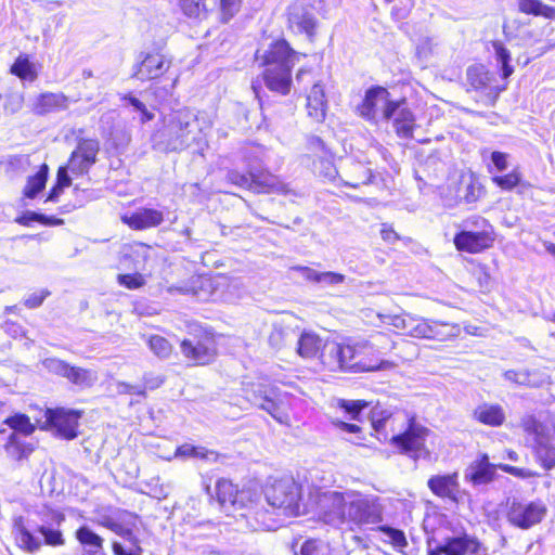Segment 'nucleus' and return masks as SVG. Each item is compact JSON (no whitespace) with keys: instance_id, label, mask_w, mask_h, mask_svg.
Instances as JSON below:
<instances>
[{"instance_id":"nucleus-61","label":"nucleus","mask_w":555,"mask_h":555,"mask_svg":"<svg viewBox=\"0 0 555 555\" xmlns=\"http://www.w3.org/2000/svg\"><path fill=\"white\" fill-rule=\"evenodd\" d=\"M498 467L506 473H509L512 475H515V476L524 478V479L534 476V473L527 468H518V467H514V466L505 465V464H501Z\"/></svg>"},{"instance_id":"nucleus-35","label":"nucleus","mask_w":555,"mask_h":555,"mask_svg":"<svg viewBox=\"0 0 555 555\" xmlns=\"http://www.w3.org/2000/svg\"><path fill=\"white\" fill-rule=\"evenodd\" d=\"M518 7L519 10L526 14L555 20V9L544 4L540 0H519Z\"/></svg>"},{"instance_id":"nucleus-12","label":"nucleus","mask_w":555,"mask_h":555,"mask_svg":"<svg viewBox=\"0 0 555 555\" xmlns=\"http://www.w3.org/2000/svg\"><path fill=\"white\" fill-rule=\"evenodd\" d=\"M248 400L255 406L268 412L279 423H284L287 415L283 412V398L276 387L263 384L251 385L246 389Z\"/></svg>"},{"instance_id":"nucleus-59","label":"nucleus","mask_w":555,"mask_h":555,"mask_svg":"<svg viewBox=\"0 0 555 555\" xmlns=\"http://www.w3.org/2000/svg\"><path fill=\"white\" fill-rule=\"evenodd\" d=\"M50 295L48 289L35 292L24 299V305L29 309L38 308L42 305L43 300Z\"/></svg>"},{"instance_id":"nucleus-3","label":"nucleus","mask_w":555,"mask_h":555,"mask_svg":"<svg viewBox=\"0 0 555 555\" xmlns=\"http://www.w3.org/2000/svg\"><path fill=\"white\" fill-rule=\"evenodd\" d=\"M396 422H406L408 427L402 434L391 436L390 442L402 453L418 457L428 435L427 428L412 422L403 413L384 408L380 404L375 405L371 411L372 427L378 434L385 431L388 427L395 431Z\"/></svg>"},{"instance_id":"nucleus-55","label":"nucleus","mask_w":555,"mask_h":555,"mask_svg":"<svg viewBox=\"0 0 555 555\" xmlns=\"http://www.w3.org/2000/svg\"><path fill=\"white\" fill-rule=\"evenodd\" d=\"M118 283L128 289H138L145 284V279L140 273L118 274Z\"/></svg>"},{"instance_id":"nucleus-23","label":"nucleus","mask_w":555,"mask_h":555,"mask_svg":"<svg viewBox=\"0 0 555 555\" xmlns=\"http://www.w3.org/2000/svg\"><path fill=\"white\" fill-rule=\"evenodd\" d=\"M68 107V99L63 93L44 92L36 98L33 112L36 115H47L64 111Z\"/></svg>"},{"instance_id":"nucleus-57","label":"nucleus","mask_w":555,"mask_h":555,"mask_svg":"<svg viewBox=\"0 0 555 555\" xmlns=\"http://www.w3.org/2000/svg\"><path fill=\"white\" fill-rule=\"evenodd\" d=\"M493 181L503 190H512L520 182V175L517 171H512L505 176L494 177Z\"/></svg>"},{"instance_id":"nucleus-64","label":"nucleus","mask_w":555,"mask_h":555,"mask_svg":"<svg viewBox=\"0 0 555 555\" xmlns=\"http://www.w3.org/2000/svg\"><path fill=\"white\" fill-rule=\"evenodd\" d=\"M69 168L68 166H61L57 170L56 175V183L60 184V186H69L72 184V178L68 175Z\"/></svg>"},{"instance_id":"nucleus-14","label":"nucleus","mask_w":555,"mask_h":555,"mask_svg":"<svg viewBox=\"0 0 555 555\" xmlns=\"http://www.w3.org/2000/svg\"><path fill=\"white\" fill-rule=\"evenodd\" d=\"M100 143L93 139H80L68 159V168L75 176H83L96 163Z\"/></svg>"},{"instance_id":"nucleus-15","label":"nucleus","mask_w":555,"mask_h":555,"mask_svg":"<svg viewBox=\"0 0 555 555\" xmlns=\"http://www.w3.org/2000/svg\"><path fill=\"white\" fill-rule=\"evenodd\" d=\"M171 61L164 54L147 53L135 66L133 77L141 81L152 80L163 76L170 67Z\"/></svg>"},{"instance_id":"nucleus-37","label":"nucleus","mask_w":555,"mask_h":555,"mask_svg":"<svg viewBox=\"0 0 555 555\" xmlns=\"http://www.w3.org/2000/svg\"><path fill=\"white\" fill-rule=\"evenodd\" d=\"M473 542L467 534L447 538L443 541L446 555H465Z\"/></svg>"},{"instance_id":"nucleus-31","label":"nucleus","mask_w":555,"mask_h":555,"mask_svg":"<svg viewBox=\"0 0 555 555\" xmlns=\"http://www.w3.org/2000/svg\"><path fill=\"white\" fill-rule=\"evenodd\" d=\"M175 457L181 459H199L206 462H217L219 454L214 450H208L204 447H195L193 444L184 443L177 448Z\"/></svg>"},{"instance_id":"nucleus-10","label":"nucleus","mask_w":555,"mask_h":555,"mask_svg":"<svg viewBox=\"0 0 555 555\" xmlns=\"http://www.w3.org/2000/svg\"><path fill=\"white\" fill-rule=\"evenodd\" d=\"M81 413L64 408L47 409L41 418L36 420L42 429L51 430L55 436L72 440L77 437Z\"/></svg>"},{"instance_id":"nucleus-22","label":"nucleus","mask_w":555,"mask_h":555,"mask_svg":"<svg viewBox=\"0 0 555 555\" xmlns=\"http://www.w3.org/2000/svg\"><path fill=\"white\" fill-rule=\"evenodd\" d=\"M496 466L489 462L487 455L474 461L465 472L467 480L475 485L489 483L495 480Z\"/></svg>"},{"instance_id":"nucleus-51","label":"nucleus","mask_w":555,"mask_h":555,"mask_svg":"<svg viewBox=\"0 0 555 555\" xmlns=\"http://www.w3.org/2000/svg\"><path fill=\"white\" fill-rule=\"evenodd\" d=\"M462 183L465 185L463 198L466 203H475L483 194L481 184L472 177L468 180L464 178Z\"/></svg>"},{"instance_id":"nucleus-11","label":"nucleus","mask_w":555,"mask_h":555,"mask_svg":"<svg viewBox=\"0 0 555 555\" xmlns=\"http://www.w3.org/2000/svg\"><path fill=\"white\" fill-rule=\"evenodd\" d=\"M383 508L377 498L362 496L358 493H348L346 519L357 525L378 524L382 521Z\"/></svg>"},{"instance_id":"nucleus-27","label":"nucleus","mask_w":555,"mask_h":555,"mask_svg":"<svg viewBox=\"0 0 555 555\" xmlns=\"http://www.w3.org/2000/svg\"><path fill=\"white\" fill-rule=\"evenodd\" d=\"M308 115L315 121H323L326 112L324 87L315 82L307 95Z\"/></svg>"},{"instance_id":"nucleus-53","label":"nucleus","mask_w":555,"mask_h":555,"mask_svg":"<svg viewBox=\"0 0 555 555\" xmlns=\"http://www.w3.org/2000/svg\"><path fill=\"white\" fill-rule=\"evenodd\" d=\"M37 531L43 537L47 545L61 546L65 543L62 532L57 529L41 525L38 526Z\"/></svg>"},{"instance_id":"nucleus-5","label":"nucleus","mask_w":555,"mask_h":555,"mask_svg":"<svg viewBox=\"0 0 555 555\" xmlns=\"http://www.w3.org/2000/svg\"><path fill=\"white\" fill-rule=\"evenodd\" d=\"M160 137L166 151L177 152L203 140L197 116L189 108L172 111L164 117Z\"/></svg>"},{"instance_id":"nucleus-43","label":"nucleus","mask_w":555,"mask_h":555,"mask_svg":"<svg viewBox=\"0 0 555 555\" xmlns=\"http://www.w3.org/2000/svg\"><path fill=\"white\" fill-rule=\"evenodd\" d=\"M495 60L501 65L503 77H509L514 68L511 66V53L501 41H492Z\"/></svg>"},{"instance_id":"nucleus-45","label":"nucleus","mask_w":555,"mask_h":555,"mask_svg":"<svg viewBox=\"0 0 555 555\" xmlns=\"http://www.w3.org/2000/svg\"><path fill=\"white\" fill-rule=\"evenodd\" d=\"M179 7L186 16L201 18L207 12V0H179Z\"/></svg>"},{"instance_id":"nucleus-6","label":"nucleus","mask_w":555,"mask_h":555,"mask_svg":"<svg viewBox=\"0 0 555 555\" xmlns=\"http://www.w3.org/2000/svg\"><path fill=\"white\" fill-rule=\"evenodd\" d=\"M137 519V515L112 506L99 508L94 515L96 524L109 529L134 546V548L127 551L121 543L115 541L112 545L114 555H141L142 548L139 546V539L134 534Z\"/></svg>"},{"instance_id":"nucleus-54","label":"nucleus","mask_w":555,"mask_h":555,"mask_svg":"<svg viewBox=\"0 0 555 555\" xmlns=\"http://www.w3.org/2000/svg\"><path fill=\"white\" fill-rule=\"evenodd\" d=\"M430 327L437 336L429 337L428 339L446 340L448 337L454 336L455 326L449 323H442L438 321H431Z\"/></svg>"},{"instance_id":"nucleus-58","label":"nucleus","mask_w":555,"mask_h":555,"mask_svg":"<svg viewBox=\"0 0 555 555\" xmlns=\"http://www.w3.org/2000/svg\"><path fill=\"white\" fill-rule=\"evenodd\" d=\"M124 100L127 101L128 104L131 105L135 112H139L141 114V122H146L154 118V115L147 111L145 104L141 102L139 99L131 95H126Z\"/></svg>"},{"instance_id":"nucleus-62","label":"nucleus","mask_w":555,"mask_h":555,"mask_svg":"<svg viewBox=\"0 0 555 555\" xmlns=\"http://www.w3.org/2000/svg\"><path fill=\"white\" fill-rule=\"evenodd\" d=\"M380 235L389 244H393L400 238L398 233L387 223L382 224Z\"/></svg>"},{"instance_id":"nucleus-29","label":"nucleus","mask_w":555,"mask_h":555,"mask_svg":"<svg viewBox=\"0 0 555 555\" xmlns=\"http://www.w3.org/2000/svg\"><path fill=\"white\" fill-rule=\"evenodd\" d=\"M295 343L297 345L298 354L306 359L315 357L319 351L321 352L322 346L324 345L322 339L311 332L298 334Z\"/></svg>"},{"instance_id":"nucleus-40","label":"nucleus","mask_w":555,"mask_h":555,"mask_svg":"<svg viewBox=\"0 0 555 555\" xmlns=\"http://www.w3.org/2000/svg\"><path fill=\"white\" fill-rule=\"evenodd\" d=\"M467 81L476 90L486 88L490 82L489 73L482 65H472L466 72Z\"/></svg>"},{"instance_id":"nucleus-2","label":"nucleus","mask_w":555,"mask_h":555,"mask_svg":"<svg viewBox=\"0 0 555 555\" xmlns=\"http://www.w3.org/2000/svg\"><path fill=\"white\" fill-rule=\"evenodd\" d=\"M377 350L367 340L353 345H341L336 341H326L322 346L319 359L328 371L337 372H370L388 367L387 361L373 363L370 359Z\"/></svg>"},{"instance_id":"nucleus-47","label":"nucleus","mask_w":555,"mask_h":555,"mask_svg":"<svg viewBox=\"0 0 555 555\" xmlns=\"http://www.w3.org/2000/svg\"><path fill=\"white\" fill-rule=\"evenodd\" d=\"M5 423L14 430L24 435H30L35 430V426L25 414H15L7 418Z\"/></svg>"},{"instance_id":"nucleus-42","label":"nucleus","mask_w":555,"mask_h":555,"mask_svg":"<svg viewBox=\"0 0 555 555\" xmlns=\"http://www.w3.org/2000/svg\"><path fill=\"white\" fill-rule=\"evenodd\" d=\"M11 73L20 77L23 80L33 81L36 79L37 74L34 69L33 64L29 62L27 56H18L11 66Z\"/></svg>"},{"instance_id":"nucleus-13","label":"nucleus","mask_w":555,"mask_h":555,"mask_svg":"<svg viewBox=\"0 0 555 555\" xmlns=\"http://www.w3.org/2000/svg\"><path fill=\"white\" fill-rule=\"evenodd\" d=\"M546 507L542 502H512L507 512V520L520 529H529L542 521Z\"/></svg>"},{"instance_id":"nucleus-7","label":"nucleus","mask_w":555,"mask_h":555,"mask_svg":"<svg viewBox=\"0 0 555 555\" xmlns=\"http://www.w3.org/2000/svg\"><path fill=\"white\" fill-rule=\"evenodd\" d=\"M321 490L322 488H302L300 490L301 514L318 511L325 522L334 526L343 524L346 520L349 492H323Z\"/></svg>"},{"instance_id":"nucleus-60","label":"nucleus","mask_w":555,"mask_h":555,"mask_svg":"<svg viewBox=\"0 0 555 555\" xmlns=\"http://www.w3.org/2000/svg\"><path fill=\"white\" fill-rule=\"evenodd\" d=\"M457 474H450L443 476H433L429 478L427 486H456Z\"/></svg>"},{"instance_id":"nucleus-52","label":"nucleus","mask_w":555,"mask_h":555,"mask_svg":"<svg viewBox=\"0 0 555 555\" xmlns=\"http://www.w3.org/2000/svg\"><path fill=\"white\" fill-rule=\"evenodd\" d=\"M42 366L49 373L66 378L70 364L59 358H47L42 361Z\"/></svg>"},{"instance_id":"nucleus-56","label":"nucleus","mask_w":555,"mask_h":555,"mask_svg":"<svg viewBox=\"0 0 555 555\" xmlns=\"http://www.w3.org/2000/svg\"><path fill=\"white\" fill-rule=\"evenodd\" d=\"M242 0H219L223 22H228L241 8Z\"/></svg>"},{"instance_id":"nucleus-21","label":"nucleus","mask_w":555,"mask_h":555,"mask_svg":"<svg viewBox=\"0 0 555 555\" xmlns=\"http://www.w3.org/2000/svg\"><path fill=\"white\" fill-rule=\"evenodd\" d=\"M503 376L513 384L531 388H540L550 383V376L541 370H508Z\"/></svg>"},{"instance_id":"nucleus-25","label":"nucleus","mask_w":555,"mask_h":555,"mask_svg":"<svg viewBox=\"0 0 555 555\" xmlns=\"http://www.w3.org/2000/svg\"><path fill=\"white\" fill-rule=\"evenodd\" d=\"M397 103L398 108H396L395 116L391 118L393 120L396 133L400 138H412L415 128V116L406 106V101L404 99L397 101Z\"/></svg>"},{"instance_id":"nucleus-36","label":"nucleus","mask_w":555,"mask_h":555,"mask_svg":"<svg viewBox=\"0 0 555 555\" xmlns=\"http://www.w3.org/2000/svg\"><path fill=\"white\" fill-rule=\"evenodd\" d=\"M378 531L384 542L390 543L396 551L404 553L403 550L408 546V541L402 530L390 526H380Z\"/></svg>"},{"instance_id":"nucleus-18","label":"nucleus","mask_w":555,"mask_h":555,"mask_svg":"<svg viewBox=\"0 0 555 555\" xmlns=\"http://www.w3.org/2000/svg\"><path fill=\"white\" fill-rule=\"evenodd\" d=\"M122 222L133 230L156 228L164 222V212L149 207L138 208L129 216H122Z\"/></svg>"},{"instance_id":"nucleus-24","label":"nucleus","mask_w":555,"mask_h":555,"mask_svg":"<svg viewBox=\"0 0 555 555\" xmlns=\"http://www.w3.org/2000/svg\"><path fill=\"white\" fill-rule=\"evenodd\" d=\"M292 270L299 272L306 281L320 284L323 287L337 286L346 280V276L341 273L332 271L321 272L309 267L296 266Z\"/></svg>"},{"instance_id":"nucleus-32","label":"nucleus","mask_w":555,"mask_h":555,"mask_svg":"<svg viewBox=\"0 0 555 555\" xmlns=\"http://www.w3.org/2000/svg\"><path fill=\"white\" fill-rule=\"evenodd\" d=\"M297 336L298 333L294 328L275 324L269 335V344L275 349H281L295 343Z\"/></svg>"},{"instance_id":"nucleus-46","label":"nucleus","mask_w":555,"mask_h":555,"mask_svg":"<svg viewBox=\"0 0 555 555\" xmlns=\"http://www.w3.org/2000/svg\"><path fill=\"white\" fill-rule=\"evenodd\" d=\"M147 344L151 351L160 359H167L172 352L171 344L163 336L152 335Z\"/></svg>"},{"instance_id":"nucleus-34","label":"nucleus","mask_w":555,"mask_h":555,"mask_svg":"<svg viewBox=\"0 0 555 555\" xmlns=\"http://www.w3.org/2000/svg\"><path fill=\"white\" fill-rule=\"evenodd\" d=\"M68 371L66 379L76 386L88 388L98 380V374L93 370L70 365Z\"/></svg>"},{"instance_id":"nucleus-16","label":"nucleus","mask_w":555,"mask_h":555,"mask_svg":"<svg viewBox=\"0 0 555 555\" xmlns=\"http://www.w3.org/2000/svg\"><path fill=\"white\" fill-rule=\"evenodd\" d=\"M495 241V233H489L487 230L481 232L461 231L454 236V245L459 250L470 254L480 253L490 248Z\"/></svg>"},{"instance_id":"nucleus-20","label":"nucleus","mask_w":555,"mask_h":555,"mask_svg":"<svg viewBox=\"0 0 555 555\" xmlns=\"http://www.w3.org/2000/svg\"><path fill=\"white\" fill-rule=\"evenodd\" d=\"M181 351L185 358L199 365L207 364L215 358L214 344L209 339L205 341L184 339L181 343Z\"/></svg>"},{"instance_id":"nucleus-17","label":"nucleus","mask_w":555,"mask_h":555,"mask_svg":"<svg viewBox=\"0 0 555 555\" xmlns=\"http://www.w3.org/2000/svg\"><path fill=\"white\" fill-rule=\"evenodd\" d=\"M288 25L294 33L305 34L310 41L315 36L317 21L301 4H293L288 8Z\"/></svg>"},{"instance_id":"nucleus-33","label":"nucleus","mask_w":555,"mask_h":555,"mask_svg":"<svg viewBox=\"0 0 555 555\" xmlns=\"http://www.w3.org/2000/svg\"><path fill=\"white\" fill-rule=\"evenodd\" d=\"M49 176V167L42 164L36 175L28 177L24 188V195L27 198H35L46 186Z\"/></svg>"},{"instance_id":"nucleus-50","label":"nucleus","mask_w":555,"mask_h":555,"mask_svg":"<svg viewBox=\"0 0 555 555\" xmlns=\"http://www.w3.org/2000/svg\"><path fill=\"white\" fill-rule=\"evenodd\" d=\"M535 455L545 469H551L555 466V447L548 443H539Z\"/></svg>"},{"instance_id":"nucleus-8","label":"nucleus","mask_w":555,"mask_h":555,"mask_svg":"<svg viewBox=\"0 0 555 555\" xmlns=\"http://www.w3.org/2000/svg\"><path fill=\"white\" fill-rule=\"evenodd\" d=\"M398 108L397 101L390 99L388 90L380 86H374L365 91L362 102L358 105L359 115L373 122L390 120Z\"/></svg>"},{"instance_id":"nucleus-49","label":"nucleus","mask_w":555,"mask_h":555,"mask_svg":"<svg viewBox=\"0 0 555 555\" xmlns=\"http://www.w3.org/2000/svg\"><path fill=\"white\" fill-rule=\"evenodd\" d=\"M462 231H475L481 232L487 230L489 233H494L493 227L489 223V221L481 216H472L463 220L462 222Z\"/></svg>"},{"instance_id":"nucleus-9","label":"nucleus","mask_w":555,"mask_h":555,"mask_svg":"<svg viewBox=\"0 0 555 555\" xmlns=\"http://www.w3.org/2000/svg\"><path fill=\"white\" fill-rule=\"evenodd\" d=\"M227 179L234 185L251 190L256 193L289 194L292 192L286 183L267 171L256 172L250 169L249 172L245 175L236 170H231L228 172Z\"/></svg>"},{"instance_id":"nucleus-19","label":"nucleus","mask_w":555,"mask_h":555,"mask_svg":"<svg viewBox=\"0 0 555 555\" xmlns=\"http://www.w3.org/2000/svg\"><path fill=\"white\" fill-rule=\"evenodd\" d=\"M340 178L346 185L357 189L371 183L374 175L363 163L348 160L341 167Z\"/></svg>"},{"instance_id":"nucleus-44","label":"nucleus","mask_w":555,"mask_h":555,"mask_svg":"<svg viewBox=\"0 0 555 555\" xmlns=\"http://www.w3.org/2000/svg\"><path fill=\"white\" fill-rule=\"evenodd\" d=\"M431 321L425 320L423 318H418L412 315V322L408 332V335L415 338H426L436 336L430 327Z\"/></svg>"},{"instance_id":"nucleus-48","label":"nucleus","mask_w":555,"mask_h":555,"mask_svg":"<svg viewBox=\"0 0 555 555\" xmlns=\"http://www.w3.org/2000/svg\"><path fill=\"white\" fill-rule=\"evenodd\" d=\"M5 451L14 460H22L30 452L29 449L20 442L18 436L14 431L9 436V440L5 443Z\"/></svg>"},{"instance_id":"nucleus-39","label":"nucleus","mask_w":555,"mask_h":555,"mask_svg":"<svg viewBox=\"0 0 555 555\" xmlns=\"http://www.w3.org/2000/svg\"><path fill=\"white\" fill-rule=\"evenodd\" d=\"M378 319L383 324L390 325L393 328L401 331L402 333L408 335L411 322L412 314L410 313H401V314H390V313H378Z\"/></svg>"},{"instance_id":"nucleus-41","label":"nucleus","mask_w":555,"mask_h":555,"mask_svg":"<svg viewBox=\"0 0 555 555\" xmlns=\"http://www.w3.org/2000/svg\"><path fill=\"white\" fill-rule=\"evenodd\" d=\"M367 405L369 403L364 400H337V408L344 411L346 416L352 421H360L361 412Z\"/></svg>"},{"instance_id":"nucleus-26","label":"nucleus","mask_w":555,"mask_h":555,"mask_svg":"<svg viewBox=\"0 0 555 555\" xmlns=\"http://www.w3.org/2000/svg\"><path fill=\"white\" fill-rule=\"evenodd\" d=\"M76 539L82 545L81 555H106L103 547V538L88 526H81L77 529Z\"/></svg>"},{"instance_id":"nucleus-28","label":"nucleus","mask_w":555,"mask_h":555,"mask_svg":"<svg viewBox=\"0 0 555 555\" xmlns=\"http://www.w3.org/2000/svg\"><path fill=\"white\" fill-rule=\"evenodd\" d=\"M474 417L488 426H501L505 421V413L499 404L483 403L474 411Z\"/></svg>"},{"instance_id":"nucleus-63","label":"nucleus","mask_w":555,"mask_h":555,"mask_svg":"<svg viewBox=\"0 0 555 555\" xmlns=\"http://www.w3.org/2000/svg\"><path fill=\"white\" fill-rule=\"evenodd\" d=\"M131 250L135 256L142 258L141 262H145L151 256L152 248L143 243H134L131 245Z\"/></svg>"},{"instance_id":"nucleus-30","label":"nucleus","mask_w":555,"mask_h":555,"mask_svg":"<svg viewBox=\"0 0 555 555\" xmlns=\"http://www.w3.org/2000/svg\"><path fill=\"white\" fill-rule=\"evenodd\" d=\"M14 530L18 545L29 553H36L41 547V541L25 526L22 517L14 520Z\"/></svg>"},{"instance_id":"nucleus-38","label":"nucleus","mask_w":555,"mask_h":555,"mask_svg":"<svg viewBox=\"0 0 555 555\" xmlns=\"http://www.w3.org/2000/svg\"><path fill=\"white\" fill-rule=\"evenodd\" d=\"M295 555H332V548L325 541L309 539L300 545L298 551H295Z\"/></svg>"},{"instance_id":"nucleus-1","label":"nucleus","mask_w":555,"mask_h":555,"mask_svg":"<svg viewBox=\"0 0 555 555\" xmlns=\"http://www.w3.org/2000/svg\"><path fill=\"white\" fill-rule=\"evenodd\" d=\"M258 489L204 488L211 505L228 516L245 518L253 531H274L284 525L286 517L301 514L302 488H264L268 508L260 503L261 492Z\"/></svg>"},{"instance_id":"nucleus-4","label":"nucleus","mask_w":555,"mask_h":555,"mask_svg":"<svg viewBox=\"0 0 555 555\" xmlns=\"http://www.w3.org/2000/svg\"><path fill=\"white\" fill-rule=\"evenodd\" d=\"M255 59L268 66L263 74L266 86L281 94H287L291 87V72L297 60L296 52L284 40L270 43L268 49H258Z\"/></svg>"}]
</instances>
